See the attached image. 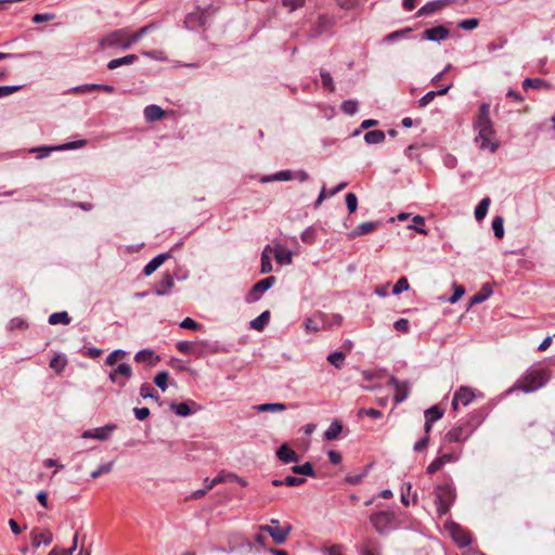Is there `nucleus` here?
<instances>
[{"label": "nucleus", "mask_w": 555, "mask_h": 555, "mask_svg": "<svg viewBox=\"0 0 555 555\" xmlns=\"http://www.w3.org/2000/svg\"><path fill=\"white\" fill-rule=\"evenodd\" d=\"M343 426L338 421H334L331 423L328 428L324 433V437L327 440H334L341 433Z\"/></svg>", "instance_id": "39"}, {"label": "nucleus", "mask_w": 555, "mask_h": 555, "mask_svg": "<svg viewBox=\"0 0 555 555\" xmlns=\"http://www.w3.org/2000/svg\"><path fill=\"white\" fill-rule=\"evenodd\" d=\"M144 118L149 121V122H154V121H158L160 120L164 115H165V112L164 109L158 106V105H155V104H151V105H147L145 106L144 108Z\"/></svg>", "instance_id": "23"}, {"label": "nucleus", "mask_w": 555, "mask_h": 555, "mask_svg": "<svg viewBox=\"0 0 555 555\" xmlns=\"http://www.w3.org/2000/svg\"><path fill=\"white\" fill-rule=\"evenodd\" d=\"M184 24L188 28H195L197 26H203L205 21L203 18V14L199 13L198 10L196 12H192L186 15Z\"/></svg>", "instance_id": "32"}, {"label": "nucleus", "mask_w": 555, "mask_h": 555, "mask_svg": "<svg viewBox=\"0 0 555 555\" xmlns=\"http://www.w3.org/2000/svg\"><path fill=\"white\" fill-rule=\"evenodd\" d=\"M492 230L496 238L504 236V219L502 216H495L492 220Z\"/></svg>", "instance_id": "43"}, {"label": "nucleus", "mask_w": 555, "mask_h": 555, "mask_svg": "<svg viewBox=\"0 0 555 555\" xmlns=\"http://www.w3.org/2000/svg\"><path fill=\"white\" fill-rule=\"evenodd\" d=\"M259 530L261 532H267L272 538L274 543L280 545L286 541L288 534L292 531V526L287 525L285 527H273L270 525H261Z\"/></svg>", "instance_id": "11"}, {"label": "nucleus", "mask_w": 555, "mask_h": 555, "mask_svg": "<svg viewBox=\"0 0 555 555\" xmlns=\"http://www.w3.org/2000/svg\"><path fill=\"white\" fill-rule=\"evenodd\" d=\"M259 412H282L286 410L284 403H263L256 406Z\"/></svg>", "instance_id": "44"}, {"label": "nucleus", "mask_w": 555, "mask_h": 555, "mask_svg": "<svg viewBox=\"0 0 555 555\" xmlns=\"http://www.w3.org/2000/svg\"><path fill=\"white\" fill-rule=\"evenodd\" d=\"M283 482L287 487H298L306 482L304 477L287 476L283 479Z\"/></svg>", "instance_id": "62"}, {"label": "nucleus", "mask_w": 555, "mask_h": 555, "mask_svg": "<svg viewBox=\"0 0 555 555\" xmlns=\"http://www.w3.org/2000/svg\"><path fill=\"white\" fill-rule=\"evenodd\" d=\"M140 395L142 398H152V399H155V400H158L159 397L158 395L155 392L153 386L149 383H144L141 385L140 387Z\"/></svg>", "instance_id": "50"}, {"label": "nucleus", "mask_w": 555, "mask_h": 555, "mask_svg": "<svg viewBox=\"0 0 555 555\" xmlns=\"http://www.w3.org/2000/svg\"><path fill=\"white\" fill-rule=\"evenodd\" d=\"M437 513L440 517L447 515L455 502L456 490L453 483L438 485L435 489Z\"/></svg>", "instance_id": "3"}, {"label": "nucleus", "mask_w": 555, "mask_h": 555, "mask_svg": "<svg viewBox=\"0 0 555 555\" xmlns=\"http://www.w3.org/2000/svg\"><path fill=\"white\" fill-rule=\"evenodd\" d=\"M346 205L350 214L354 212L358 208V198L354 193L346 194Z\"/></svg>", "instance_id": "59"}, {"label": "nucleus", "mask_w": 555, "mask_h": 555, "mask_svg": "<svg viewBox=\"0 0 555 555\" xmlns=\"http://www.w3.org/2000/svg\"><path fill=\"white\" fill-rule=\"evenodd\" d=\"M409 289V282H408V279L402 276L400 278L396 284L393 285V288H392V294L393 295H399L401 294L402 292H405Z\"/></svg>", "instance_id": "55"}, {"label": "nucleus", "mask_w": 555, "mask_h": 555, "mask_svg": "<svg viewBox=\"0 0 555 555\" xmlns=\"http://www.w3.org/2000/svg\"><path fill=\"white\" fill-rule=\"evenodd\" d=\"M492 293V287L489 284H485L478 293L470 297L469 306L486 301L489 297H491Z\"/></svg>", "instance_id": "27"}, {"label": "nucleus", "mask_w": 555, "mask_h": 555, "mask_svg": "<svg viewBox=\"0 0 555 555\" xmlns=\"http://www.w3.org/2000/svg\"><path fill=\"white\" fill-rule=\"evenodd\" d=\"M551 374L546 369H537L526 372L515 384L513 389H519L522 392H533L550 380Z\"/></svg>", "instance_id": "2"}, {"label": "nucleus", "mask_w": 555, "mask_h": 555, "mask_svg": "<svg viewBox=\"0 0 555 555\" xmlns=\"http://www.w3.org/2000/svg\"><path fill=\"white\" fill-rule=\"evenodd\" d=\"M48 322L51 325H56V324L67 325L70 323V318L66 311L54 312V313L50 314Z\"/></svg>", "instance_id": "36"}, {"label": "nucleus", "mask_w": 555, "mask_h": 555, "mask_svg": "<svg viewBox=\"0 0 555 555\" xmlns=\"http://www.w3.org/2000/svg\"><path fill=\"white\" fill-rule=\"evenodd\" d=\"M171 257L170 253H163L151 259L143 269V273L150 276L155 272L167 259Z\"/></svg>", "instance_id": "20"}, {"label": "nucleus", "mask_w": 555, "mask_h": 555, "mask_svg": "<svg viewBox=\"0 0 555 555\" xmlns=\"http://www.w3.org/2000/svg\"><path fill=\"white\" fill-rule=\"evenodd\" d=\"M175 285L173 276L170 273H165L159 282L153 288V294L157 296H166Z\"/></svg>", "instance_id": "18"}, {"label": "nucleus", "mask_w": 555, "mask_h": 555, "mask_svg": "<svg viewBox=\"0 0 555 555\" xmlns=\"http://www.w3.org/2000/svg\"><path fill=\"white\" fill-rule=\"evenodd\" d=\"M27 323L25 320H23L22 318H13L10 320L9 324H8V328L10 331H13V330H25L27 328Z\"/></svg>", "instance_id": "57"}, {"label": "nucleus", "mask_w": 555, "mask_h": 555, "mask_svg": "<svg viewBox=\"0 0 555 555\" xmlns=\"http://www.w3.org/2000/svg\"><path fill=\"white\" fill-rule=\"evenodd\" d=\"M274 257L276 262L282 266L291 264L293 261V253L281 245L275 246Z\"/></svg>", "instance_id": "26"}, {"label": "nucleus", "mask_w": 555, "mask_h": 555, "mask_svg": "<svg viewBox=\"0 0 555 555\" xmlns=\"http://www.w3.org/2000/svg\"><path fill=\"white\" fill-rule=\"evenodd\" d=\"M270 321V311L266 310L249 323L250 328L261 332Z\"/></svg>", "instance_id": "29"}, {"label": "nucleus", "mask_w": 555, "mask_h": 555, "mask_svg": "<svg viewBox=\"0 0 555 555\" xmlns=\"http://www.w3.org/2000/svg\"><path fill=\"white\" fill-rule=\"evenodd\" d=\"M358 107L359 104L354 100H346L341 103V111L349 116L354 115L358 112Z\"/></svg>", "instance_id": "49"}, {"label": "nucleus", "mask_w": 555, "mask_h": 555, "mask_svg": "<svg viewBox=\"0 0 555 555\" xmlns=\"http://www.w3.org/2000/svg\"><path fill=\"white\" fill-rule=\"evenodd\" d=\"M131 376V366L128 363H120L109 373L108 378L112 383L117 384L119 387H125Z\"/></svg>", "instance_id": "10"}, {"label": "nucleus", "mask_w": 555, "mask_h": 555, "mask_svg": "<svg viewBox=\"0 0 555 555\" xmlns=\"http://www.w3.org/2000/svg\"><path fill=\"white\" fill-rule=\"evenodd\" d=\"M475 399V393L472 388L462 386L455 391L452 399V409L457 410L460 404L463 406L468 405Z\"/></svg>", "instance_id": "13"}, {"label": "nucleus", "mask_w": 555, "mask_h": 555, "mask_svg": "<svg viewBox=\"0 0 555 555\" xmlns=\"http://www.w3.org/2000/svg\"><path fill=\"white\" fill-rule=\"evenodd\" d=\"M378 223L373 221L362 222L350 233L351 237L362 236L373 232L377 228Z\"/></svg>", "instance_id": "30"}, {"label": "nucleus", "mask_w": 555, "mask_h": 555, "mask_svg": "<svg viewBox=\"0 0 555 555\" xmlns=\"http://www.w3.org/2000/svg\"><path fill=\"white\" fill-rule=\"evenodd\" d=\"M75 92H90V91H96L102 90L107 93H113L115 91V88L111 85H103V83H88V85H81L77 86L73 89Z\"/></svg>", "instance_id": "24"}, {"label": "nucleus", "mask_w": 555, "mask_h": 555, "mask_svg": "<svg viewBox=\"0 0 555 555\" xmlns=\"http://www.w3.org/2000/svg\"><path fill=\"white\" fill-rule=\"evenodd\" d=\"M137 60H138V56L135 54H128L122 57L113 59L107 63V68L115 69L122 65H130V64L134 63Z\"/></svg>", "instance_id": "31"}, {"label": "nucleus", "mask_w": 555, "mask_h": 555, "mask_svg": "<svg viewBox=\"0 0 555 555\" xmlns=\"http://www.w3.org/2000/svg\"><path fill=\"white\" fill-rule=\"evenodd\" d=\"M478 134L475 139L476 143L481 150H489L495 152L499 147V142L495 140L494 128L477 130Z\"/></svg>", "instance_id": "7"}, {"label": "nucleus", "mask_w": 555, "mask_h": 555, "mask_svg": "<svg viewBox=\"0 0 555 555\" xmlns=\"http://www.w3.org/2000/svg\"><path fill=\"white\" fill-rule=\"evenodd\" d=\"M260 261H261V268H260L261 273H263V274L269 273L273 270L270 255H268L266 253H261Z\"/></svg>", "instance_id": "56"}, {"label": "nucleus", "mask_w": 555, "mask_h": 555, "mask_svg": "<svg viewBox=\"0 0 555 555\" xmlns=\"http://www.w3.org/2000/svg\"><path fill=\"white\" fill-rule=\"evenodd\" d=\"M294 177V173L291 170H282L273 176H268L262 178V182H271V181H289Z\"/></svg>", "instance_id": "37"}, {"label": "nucleus", "mask_w": 555, "mask_h": 555, "mask_svg": "<svg viewBox=\"0 0 555 555\" xmlns=\"http://www.w3.org/2000/svg\"><path fill=\"white\" fill-rule=\"evenodd\" d=\"M449 34H450V31L446 26L438 25V26L425 29L422 35V38L429 40V41L439 42L441 40L447 39Z\"/></svg>", "instance_id": "15"}, {"label": "nucleus", "mask_w": 555, "mask_h": 555, "mask_svg": "<svg viewBox=\"0 0 555 555\" xmlns=\"http://www.w3.org/2000/svg\"><path fill=\"white\" fill-rule=\"evenodd\" d=\"M317 231L313 227H308L302 231L300 238L304 243L313 244L315 242Z\"/></svg>", "instance_id": "53"}, {"label": "nucleus", "mask_w": 555, "mask_h": 555, "mask_svg": "<svg viewBox=\"0 0 555 555\" xmlns=\"http://www.w3.org/2000/svg\"><path fill=\"white\" fill-rule=\"evenodd\" d=\"M479 25V20L478 18H467V20H462L460 23H459V27L461 29H464V30H473L475 29L476 27H478Z\"/></svg>", "instance_id": "58"}, {"label": "nucleus", "mask_w": 555, "mask_h": 555, "mask_svg": "<svg viewBox=\"0 0 555 555\" xmlns=\"http://www.w3.org/2000/svg\"><path fill=\"white\" fill-rule=\"evenodd\" d=\"M444 4L443 0L429 1L424 4L421 9L415 13L416 17H422L426 15H430L437 11H439Z\"/></svg>", "instance_id": "25"}, {"label": "nucleus", "mask_w": 555, "mask_h": 555, "mask_svg": "<svg viewBox=\"0 0 555 555\" xmlns=\"http://www.w3.org/2000/svg\"><path fill=\"white\" fill-rule=\"evenodd\" d=\"M491 199L489 197L482 198L476 206L474 215L477 221H481L487 216Z\"/></svg>", "instance_id": "33"}, {"label": "nucleus", "mask_w": 555, "mask_h": 555, "mask_svg": "<svg viewBox=\"0 0 555 555\" xmlns=\"http://www.w3.org/2000/svg\"><path fill=\"white\" fill-rule=\"evenodd\" d=\"M481 421L478 415L472 414L465 421L459 422L444 435V440L449 443H463L467 441L475 430L479 427Z\"/></svg>", "instance_id": "1"}, {"label": "nucleus", "mask_w": 555, "mask_h": 555, "mask_svg": "<svg viewBox=\"0 0 555 555\" xmlns=\"http://www.w3.org/2000/svg\"><path fill=\"white\" fill-rule=\"evenodd\" d=\"M116 429L115 424H107L103 427L88 429L82 433L81 437L85 439H96L100 441L107 440L112 433Z\"/></svg>", "instance_id": "14"}, {"label": "nucleus", "mask_w": 555, "mask_h": 555, "mask_svg": "<svg viewBox=\"0 0 555 555\" xmlns=\"http://www.w3.org/2000/svg\"><path fill=\"white\" fill-rule=\"evenodd\" d=\"M279 461L283 464L297 463L299 461L298 454L292 450L286 443H283L275 453Z\"/></svg>", "instance_id": "19"}, {"label": "nucleus", "mask_w": 555, "mask_h": 555, "mask_svg": "<svg viewBox=\"0 0 555 555\" xmlns=\"http://www.w3.org/2000/svg\"><path fill=\"white\" fill-rule=\"evenodd\" d=\"M65 365H66V361L61 359L60 356H55L50 361V367L53 369L57 373L62 372L64 370Z\"/></svg>", "instance_id": "63"}, {"label": "nucleus", "mask_w": 555, "mask_h": 555, "mask_svg": "<svg viewBox=\"0 0 555 555\" xmlns=\"http://www.w3.org/2000/svg\"><path fill=\"white\" fill-rule=\"evenodd\" d=\"M180 327L185 330L198 331L201 328V324L191 318H185L184 320L181 321Z\"/></svg>", "instance_id": "64"}, {"label": "nucleus", "mask_w": 555, "mask_h": 555, "mask_svg": "<svg viewBox=\"0 0 555 555\" xmlns=\"http://www.w3.org/2000/svg\"><path fill=\"white\" fill-rule=\"evenodd\" d=\"M177 349L181 352V353H191V352H194L196 353L197 356H201V351H195L194 349V344L192 341H189V340H181V341H178L177 343Z\"/></svg>", "instance_id": "51"}, {"label": "nucleus", "mask_w": 555, "mask_h": 555, "mask_svg": "<svg viewBox=\"0 0 555 555\" xmlns=\"http://www.w3.org/2000/svg\"><path fill=\"white\" fill-rule=\"evenodd\" d=\"M345 359L346 354L341 351H336L327 356V361L337 369L343 366Z\"/></svg>", "instance_id": "47"}, {"label": "nucleus", "mask_w": 555, "mask_h": 555, "mask_svg": "<svg viewBox=\"0 0 555 555\" xmlns=\"http://www.w3.org/2000/svg\"><path fill=\"white\" fill-rule=\"evenodd\" d=\"M380 544L377 540L367 538L363 540L361 546L359 547V553H365V551H380Z\"/></svg>", "instance_id": "41"}, {"label": "nucleus", "mask_w": 555, "mask_h": 555, "mask_svg": "<svg viewBox=\"0 0 555 555\" xmlns=\"http://www.w3.org/2000/svg\"><path fill=\"white\" fill-rule=\"evenodd\" d=\"M53 541L52 532L47 530L44 532H40L38 530H34L31 532V544L34 547L38 548L41 544L49 545Z\"/></svg>", "instance_id": "21"}, {"label": "nucleus", "mask_w": 555, "mask_h": 555, "mask_svg": "<svg viewBox=\"0 0 555 555\" xmlns=\"http://www.w3.org/2000/svg\"><path fill=\"white\" fill-rule=\"evenodd\" d=\"M114 461L100 465L95 470L91 473V478L95 479L101 475L108 474L113 470Z\"/></svg>", "instance_id": "52"}, {"label": "nucleus", "mask_w": 555, "mask_h": 555, "mask_svg": "<svg viewBox=\"0 0 555 555\" xmlns=\"http://www.w3.org/2000/svg\"><path fill=\"white\" fill-rule=\"evenodd\" d=\"M474 128L476 130L493 128V122L490 118V105L488 103L480 104L478 115L474 121Z\"/></svg>", "instance_id": "12"}, {"label": "nucleus", "mask_w": 555, "mask_h": 555, "mask_svg": "<svg viewBox=\"0 0 555 555\" xmlns=\"http://www.w3.org/2000/svg\"><path fill=\"white\" fill-rule=\"evenodd\" d=\"M411 31V28H405V29H402V30H397V31H393V33H390L388 34L386 37H385V41L387 42H395L397 40H400L401 38H403V36L408 33Z\"/></svg>", "instance_id": "60"}, {"label": "nucleus", "mask_w": 555, "mask_h": 555, "mask_svg": "<svg viewBox=\"0 0 555 555\" xmlns=\"http://www.w3.org/2000/svg\"><path fill=\"white\" fill-rule=\"evenodd\" d=\"M326 314L322 312L314 313L311 318L305 320V327L308 332H319L326 327Z\"/></svg>", "instance_id": "16"}, {"label": "nucleus", "mask_w": 555, "mask_h": 555, "mask_svg": "<svg viewBox=\"0 0 555 555\" xmlns=\"http://www.w3.org/2000/svg\"><path fill=\"white\" fill-rule=\"evenodd\" d=\"M160 26L157 22H152L143 27H141L138 31L132 35H129V39L131 42V47L137 43L144 35L157 29Z\"/></svg>", "instance_id": "28"}, {"label": "nucleus", "mask_w": 555, "mask_h": 555, "mask_svg": "<svg viewBox=\"0 0 555 555\" xmlns=\"http://www.w3.org/2000/svg\"><path fill=\"white\" fill-rule=\"evenodd\" d=\"M134 360L153 366L158 363L159 357L151 349H142L135 353Z\"/></svg>", "instance_id": "22"}, {"label": "nucleus", "mask_w": 555, "mask_h": 555, "mask_svg": "<svg viewBox=\"0 0 555 555\" xmlns=\"http://www.w3.org/2000/svg\"><path fill=\"white\" fill-rule=\"evenodd\" d=\"M424 416L429 423H435L443 416V410L438 405H434L425 411Z\"/></svg>", "instance_id": "38"}, {"label": "nucleus", "mask_w": 555, "mask_h": 555, "mask_svg": "<svg viewBox=\"0 0 555 555\" xmlns=\"http://www.w3.org/2000/svg\"><path fill=\"white\" fill-rule=\"evenodd\" d=\"M102 49L120 48L127 50L131 47L128 28L114 30L102 37L99 41Z\"/></svg>", "instance_id": "5"}, {"label": "nucleus", "mask_w": 555, "mask_h": 555, "mask_svg": "<svg viewBox=\"0 0 555 555\" xmlns=\"http://www.w3.org/2000/svg\"><path fill=\"white\" fill-rule=\"evenodd\" d=\"M275 281H276L275 276L270 275V276L257 282L251 287V289L248 292V294L246 295V298H245L246 301L248 304L258 301L260 299L261 295L274 285Z\"/></svg>", "instance_id": "8"}, {"label": "nucleus", "mask_w": 555, "mask_h": 555, "mask_svg": "<svg viewBox=\"0 0 555 555\" xmlns=\"http://www.w3.org/2000/svg\"><path fill=\"white\" fill-rule=\"evenodd\" d=\"M170 410L179 416H189L192 411L188 402L171 403Z\"/></svg>", "instance_id": "42"}, {"label": "nucleus", "mask_w": 555, "mask_h": 555, "mask_svg": "<svg viewBox=\"0 0 555 555\" xmlns=\"http://www.w3.org/2000/svg\"><path fill=\"white\" fill-rule=\"evenodd\" d=\"M543 83H544V81L540 78H526L522 81V88L524 89H529V88L539 89Z\"/></svg>", "instance_id": "61"}, {"label": "nucleus", "mask_w": 555, "mask_h": 555, "mask_svg": "<svg viewBox=\"0 0 555 555\" xmlns=\"http://www.w3.org/2000/svg\"><path fill=\"white\" fill-rule=\"evenodd\" d=\"M384 140H385V133L383 130H378V129L371 130L364 134V141L367 144H379V143L384 142Z\"/></svg>", "instance_id": "35"}, {"label": "nucleus", "mask_w": 555, "mask_h": 555, "mask_svg": "<svg viewBox=\"0 0 555 555\" xmlns=\"http://www.w3.org/2000/svg\"><path fill=\"white\" fill-rule=\"evenodd\" d=\"M168 377H169V374L167 371H162V372H158L154 378V383L155 385L160 388L162 391H166L168 385Z\"/></svg>", "instance_id": "48"}, {"label": "nucleus", "mask_w": 555, "mask_h": 555, "mask_svg": "<svg viewBox=\"0 0 555 555\" xmlns=\"http://www.w3.org/2000/svg\"><path fill=\"white\" fill-rule=\"evenodd\" d=\"M320 76H321V79H322V85L323 87L328 90L330 92H333L335 90V85H334V81H333V78L331 76V74L326 70H321L320 72Z\"/></svg>", "instance_id": "54"}, {"label": "nucleus", "mask_w": 555, "mask_h": 555, "mask_svg": "<svg viewBox=\"0 0 555 555\" xmlns=\"http://www.w3.org/2000/svg\"><path fill=\"white\" fill-rule=\"evenodd\" d=\"M414 224L408 227L410 230H415L417 233L427 235V231L424 229L425 218L423 216L416 215L413 217Z\"/></svg>", "instance_id": "46"}, {"label": "nucleus", "mask_w": 555, "mask_h": 555, "mask_svg": "<svg viewBox=\"0 0 555 555\" xmlns=\"http://www.w3.org/2000/svg\"><path fill=\"white\" fill-rule=\"evenodd\" d=\"M292 473L297 475H305L309 477H315V470L310 462H306L301 465H294L291 468Z\"/></svg>", "instance_id": "34"}, {"label": "nucleus", "mask_w": 555, "mask_h": 555, "mask_svg": "<svg viewBox=\"0 0 555 555\" xmlns=\"http://www.w3.org/2000/svg\"><path fill=\"white\" fill-rule=\"evenodd\" d=\"M370 522L377 533L384 535L395 530L398 526L396 515L389 511H380L370 515Z\"/></svg>", "instance_id": "4"}, {"label": "nucleus", "mask_w": 555, "mask_h": 555, "mask_svg": "<svg viewBox=\"0 0 555 555\" xmlns=\"http://www.w3.org/2000/svg\"><path fill=\"white\" fill-rule=\"evenodd\" d=\"M127 354V352L122 349H116L114 351H112L105 359V364L108 365V366H114L116 365L117 361L119 359H122L125 358V356Z\"/></svg>", "instance_id": "45"}, {"label": "nucleus", "mask_w": 555, "mask_h": 555, "mask_svg": "<svg viewBox=\"0 0 555 555\" xmlns=\"http://www.w3.org/2000/svg\"><path fill=\"white\" fill-rule=\"evenodd\" d=\"M389 384L395 387L396 393L393 400L396 403L403 402L409 396V383L400 382L397 377L391 376Z\"/></svg>", "instance_id": "17"}, {"label": "nucleus", "mask_w": 555, "mask_h": 555, "mask_svg": "<svg viewBox=\"0 0 555 555\" xmlns=\"http://www.w3.org/2000/svg\"><path fill=\"white\" fill-rule=\"evenodd\" d=\"M87 144L86 140H77L67 142L61 145H54V146H40L37 149H33L30 152H38V158H43L50 155L52 151H67V150H76L85 146Z\"/></svg>", "instance_id": "9"}, {"label": "nucleus", "mask_w": 555, "mask_h": 555, "mask_svg": "<svg viewBox=\"0 0 555 555\" xmlns=\"http://www.w3.org/2000/svg\"><path fill=\"white\" fill-rule=\"evenodd\" d=\"M77 542H78V532L75 533L73 545L69 548H60V547H53L48 555H73V553L77 548Z\"/></svg>", "instance_id": "40"}, {"label": "nucleus", "mask_w": 555, "mask_h": 555, "mask_svg": "<svg viewBox=\"0 0 555 555\" xmlns=\"http://www.w3.org/2000/svg\"><path fill=\"white\" fill-rule=\"evenodd\" d=\"M444 528L459 547H465L470 544L472 540L469 533L459 524L449 520L446 522Z\"/></svg>", "instance_id": "6"}]
</instances>
